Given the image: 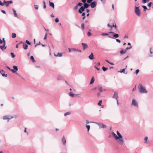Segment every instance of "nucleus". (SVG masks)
Returning a JSON list of instances; mask_svg holds the SVG:
<instances>
[{
    "label": "nucleus",
    "instance_id": "nucleus-28",
    "mask_svg": "<svg viewBox=\"0 0 153 153\" xmlns=\"http://www.w3.org/2000/svg\"><path fill=\"white\" fill-rule=\"evenodd\" d=\"M30 59L33 62H35V60L34 59L33 56H31V57H30Z\"/></svg>",
    "mask_w": 153,
    "mask_h": 153
},
{
    "label": "nucleus",
    "instance_id": "nucleus-1",
    "mask_svg": "<svg viewBox=\"0 0 153 153\" xmlns=\"http://www.w3.org/2000/svg\"><path fill=\"white\" fill-rule=\"evenodd\" d=\"M140 92L141 93H147V91L146 90L145 88L141 84H139L138 87Z\"/></svg>",
    "mask_w": 153,
    "mask_h": 153
},
{
    "label": "nucleus",
    "instance_id": "nucleus-16",
    "mask_svg": "<svg viewBox=\"0 0 153 153\" xmlns=\"http://www.w3.org/2000/svg\"><path fill=\"white\" fill-rule=\"evenodd\" d=\"M82 45L83 47V49L84 50H85V49H86L88 48V45L84 43H82Z\"/></svg>",
    "mask_w": 153,
    "mask_h": 153
},
{
    "label": "nucleus",
    "instance_id": "nucleus-56",
    "mask_svg": "<svg viewBox=\"0 0 153 153\" xmlns=\"http://www.w3.org/2000/svg\"><path fill=\"white\" fill-rule=\"evenodd\" d=\"M100 95L101 94L100 93H98L97 94V96L98 97H99L100 96Z\"/></svg>",
    "mask_w": 153,
    "mask_h": 153
},
{
    "label": "nucleus",
    "instance_id": "nucleus-23",
    "mask_svg": "<svg viewBox=\"0 0 153 153\" xmlns=\"http://www.w3.org/2000/svg\"><path fill=\"white\" fill-rule=\"evenodd\" d=\"M69 94L70 95V96H71V97H74L75 95V96H76V95H77L76 94H74L72 93L71 92H70L69 93Z\"/></svg>",
    "mask_w": 153,
    "mask_h": 153
},
{
    "label": "nucleus",
    "instance_id": "nucleus-4",
    "mask_svg": "<svg viewBox=\"0 0 153 153\" xmlns=\"http://www.w3.org/2000/svg\"><path fill=\"white\" fill-rule=\"evenodd\" d=\"M9 70L11 71L13 73H17L16 71H18V68H7Z\"/></svg>",
    "mask_w": 153,
    "mask_h": 153
},
{
    "label": "nucleus",
    "instance_id": "nucleus-14",
    "mask_svg": "<svg viewBox=\"0 0 153 153\" xmlns=\"http://www.w3.org/2000/svg\"><path fill=\"white\" fill-rule=\"evenodd\" d=\"M54 56L57 57H61L62 56V53H54Z\"/></svg>",
    "mask_w": 153,
    "mask_h": 153
},
{
    "label": "nucleus",
    "instance_id": "nucleus-63",
    "mask_svg": "<svg viewBox=\"0 0 153 153\" xmlns=\"http://www.w3.org/2000/svg\"><path fill=\"white\" fill-rule=\"evenodd\" d=\"M151 49L152 48H150V52L151 54H152L153 53V52H152V51H151Z\"/></svg>",
    "mask_w": 153,
    "mask_h": 153
},
{
    "label": "nucleus",
    "instance_id": "nucleus-22",
    "mask_svg": "<svg viewBox=\"0 0 153 153\" xmlns=\"http://www.w3.org/2000/svg\"><path fill=\"white\" fill-rule=\"evenodd\" d=\"M89 58L90 59H94V56L92 53H91V54L89 56Z\"/></svg>",
    "mask_w": 153,
    "mask_h": 153
},
{
    "label": "nucleus",
    "instance_id": "nucleus-64",
    "mask_svg": "<svg viewBox=\"0 0 153 153\" xmlns=\"http://www.w3.org/2000/svg\"><path fill=\"white\" fill-rule=\"evenodd\" d=\"M86 122L87 124H88L89 123V121L87 120H86Z\"/></svg>",
    "mask_w": 153,
    "mask_h": 153
},
{
    "label": "nucleus",
    "instance_id": "nucleus-13",
    "mask_svg": "<svg viewBox=\"0 0 153 153\" xmlns=\"http://www.w3.org/2000/svg\"><path fill=\"white\" fill-rule=\"evenodd\" d=\"M0 73L3 76H5L7 77V74H5V72L3 70V69H0Z\"/></svg>",
    "mask_w": 153,
    "mask_h": 153
},
{
    "label": "nucleus",
    "instance_id": "nucleus-38",
    "mask_svg": "<svg viewBox=\"0 0 153 153\" xmlns=\"http://www.w3.org/2000/svg\"><path fill=\"white\" fill-rule=\"evenodd\" d=\"M102 69L103 70V71H105L108 69V68H102Z\"/></svg>",
    "mask_w": 153,
    "mask_h": 153
},
{
    "label": "nucleus",
    "instance_id": "nucleus-53",
    "mask_svg": "<svg viewBox=\"0 0 153 153\" xmlns=\"http://www.w3.org/2000/svg\"><path fill=\"white\" fill-rule=\"evenodd\" d=\"M112 26V27H115V28L116 29L117 28V27H116V25H114V23L113 22V25Z\"/></svg>",
    "mask_w": 153,
    "mask_h": 153
},
{
    "label": "nucleus",
    "instance_id": "nucleus-41",
    "mask_svg": "<svg viewBox=\"0 0 153 153\" xmlns=\"http://www.w3.org/2000/svg\"><path fill=\"white\" fill-rule=\"evenodd\" d=\"M139 70L138 69H137L136 70L135 73L136 74H137L139 72Z\"/></svg>",
    "mask_w": 153,
    "mask_h": 153
},
{
    "label": "nucleus",
    "instance_id": "nucleus-18",
    "mask_svg": "<svg viewBox=\"0 0 153 153\" xmlns=\"http://www.w3.org/2000/svg\"><path fill=\"white\" fill-rule=\"evenodd\" d=\"M109 33H112L114 35L113 36L115 38H118L119 37V35L117 34H115L114 33L112 32H109Z\"/></svg>",
    "mask_w": 153,
    "mask_h": 153
},
{
    "label": "nucleus",
    "instance_id": "nucleus-61",
    "mask_svg": "<svg viewBox=\"0 0 153 153\" xmlns=\"http://www.w3.org/2000/svg\"><path fill=\"white\" fill-rule=\"evenodd\" d=\"M108 27H111V28H112V26L110 25L109 24H108Z\"/></svg>",
    "mask_w": 153,
    "mask_h": 153
},
{
    "label": "nucleus",
    "instance_id": "nucleus-6",
    "mask_svg": "<svg viewBox=\"0 0 153 153\" xmlns=\"http://www.w3.org/2000/svg\"><path fill=\"white\" fill-rule=\"evenodd\" d=\"M131 105L137 107H138V105L137 102L135 100L133 99L132 100Z\"/></svg>",
    "mask_w": 153,
    "mask_h": 153
},
{
    "label": "nucleus",
    "instance_id": "nucleus-9",
    "mask_svg": "<svg viewBox=\"0 0 153 153\" xmlns=\"http://www.w3.org/2000/svg\"><path fill=\"white\" fill-rule=\"evenodd\" d=\"M3 2L4 4H5V5L7 7L10 4H12L13 3V1H5L4 0Z\"/></svg>",
    "mask_w": 153,
    "mask_h": 153
},
{
    "label": "nucleus",
    "instance_id": "nucleus-47",
    "mask_svg": "<svg viewBox=\"0 0 153 153\" xmlns=\"http://www.w3.org/2000/svg\"><path fill=\"white\" fill-rule=\"evenodd\" d=\"M108 34L107 33H103L102 34V36H107Z\"/></svg>",
    "mask_w": 153,
    "mask_h": 153
},
{
    "label": "nucleus",
    "instance_id": "nucleus-30",
    "mask_svg": "<svg viewBox=\"0 0 153 153\" xmlns=\"http://www.w3.org/2000/svg\"><path fill=\"white\" fill-rule=\"evenodd\" d=\"M70 114H71V112H67L66 113H65L64 114V116H65L67 115H70Z\"/></svg>",
    "mask_w": 153,
    "mask_h": 153
},
{
    "label": "nucleus",
    "instance_id": "nucleus-33",
    "mask_svg": "<svg viewBox=\"0 0 153 153\" xmlns=\"http://www.w3.org/2000/svg\"><path fill=\"white\" fill-rule=\"evenodd\" d=\"M86 127L88 131L90 128V126L89 125H86Z\"/></svg>",
    "mask_w": 153,
    "mask_h": 153
},
{
    "label": "nucleus",
    "instance_id": "nucleus-2",
    "mask_svg": "<svg viewBox=\"0 0 153 153\" xmlns=\"http://www.w3.org/2000/svg\"><path fill=\"white\" fill-rule=\"evenodd\" d=\"M117 133L118 136V137L119 138L118 139L119 140L118 143L120 145H122L124 142L123 140V137L118 131H117Z\"/></svg>",
    "mask_w": 153,
    "mask_h": 153
},
{
    "label": "nucleus",
    "instance_id": "nucleus-31",
    "mask_svg": "<svg viewBox=\"0 0 153 153\" xmlns=\"http://www.w3.org/2000/svg\"><path fill=\"white\" fill-rule=\"evenodd\" d=\"M98 88H99V90L100 91V92H102V87H101L100 86H98Z\"/></svg>",
    "mask_w": 153,
    "mask_h": 153
},
{
    "label": "nucleus",
    "instance_id": "nucleus-48",
    "mask_svg": "<svg viewBox=\"0 0 153 153\" xmlns=\"http://www.w3.org/2000/svg\"><path fill=\"white\" fill-rule=\"evenodd\" d=\"M26 42L28 45H30V43L28 40H26Z\"/></svg>",
    "mask_w": 153,
    "mask_h": 153
},
{
    "label": "nucleus",
    "instance_id": "nucleus-20",
    "mask_svg": "<svg viewBox=\"0 0 153 153\" xmlns=\"http://www.w3.org/2000/svg\"><path fill=\"white\" fill-rule=\"evenodd\" d=\"M6 46L5 45H3V46H0V48L2 51L5 49L6 48Z\"/></svg>",
    "mask_w": 153,
    "mask_h": 153
},
{
    "label": "nucleus",
    "instance_id": "nucleus-62",
    "mask_svg": "<svg viewBox=\"0 0 153 153\" xmlns=\"http://www.w3.org/2000/svg\"><path fill=\"white\" fill-rule=\"evenodd\" d=\"M1 12L2 13H4V14H5L6 13L5 11L4 10H1Z\"/></svg>",
    "mask_w": 153,
    "mask_h": 153
},
{
    "label": "nucleus",
    "instance_id": "nucleus-46",
    "mask_svg": "<svg viewBox=\"0 0 153 153\" xmlns=\"http://www.w3.org/2000/svg\"><path fill=\"white\" fill-rule=\"evenodd\" d=\"M0 5L1 6H3L4 5V3L2 2L1 1H0Z\"/></svg>",
    "mask_w": 153,
    "mask_h": 153
},
{
    "label": "nucleus",
    "instance_id": "nucleus-21",
    "mask_svg": "<svg viewBox=\"0 0 153 153\" xmlns=\"http://www.w3.org/2000/svg\"><path fill=\"white\" fill-rule=\"evenodd\" d=\"M125 69H126V68H125L123 69L122 70L121 69L120 71H118V72H120L121 73H123L125 74H126L127 73V72H126V73H125Z\"/></svg>",
    "mask_w": 153,
    "mask_h": 153
},
{
    "label": "nucleus",
    "instance_id": "nucleus-42",
    "mask_svg": "<svg viewBox=\"0 0 153 153\" xmlns=\"http://www.w3.org/2000/svg\"><path fill=\"white\" fill-rule=\"evenodd\" d=\"M47 33H46L45 35V37L44 38V40H45L47 39Z\"/></svg>",
    "mask_w": 153,
    "mask_h": 153
},
{
    "label": "nucleus",
    "instance_id": "nucleus-19",
    "mask_svg": "<svg viewBox=\"0 0 153 153\" xmlns=\"http://www.w3.org/2000/svg\"><path fill=\"white\" fill-rule=\"evenodd\" d=\"M112 134L113 135L114 137L115 138L116 140H117L119 139V137L117 136L116 134L114 133L113 132H112Z\"/></svg>",
    "mask_w": 153,
    "mask_h": 153
},
{
    "label": "nucleus",
    "instance_id": "nucleus-43",
    "mask_svg": "<svg viewBox=\"0 0 153 153\" xmlns=\"http://www.w3.org/2000/svg\"><path fill=\"white\" fill-rule=\"evenodd\" d=\"M41 45V43L40 42H39V43L36 44L35 46V47H36L37 46L39 45Z\"/></svg>",
    "mask_w": 153,
    "mask_h": 153
},
{
    "label": "nucleus",
    "instance_id": "nucleus-60",
    "mask_svg": "<svg viewBox=\"0 0 153 153\" xmlns=\"http://www.w3.org/2000/svg\"><path fill=\"white\" fill-rule=\"evenodd\" d=\"M98 71H99L101 70V69L100 68H95Z\"/></svg>",
    "mask_w": 153,
    "mask_h": 153
},
{
    "label": "nucleus",
    "instance_id": "nucleus-7",
    "mask_svg": "<svg viewBox=\"0 0 153 153\" xmlns=\"http://www.w3.org/2000/svg\"><path fill=\"white\" fill-rule=\"evenodd\" d=\"M131 48V46H130V47L129 48L127 47L126 48L125 50H122L120 52V53L121 54H125L126 52L127 51L128 49H130Z\"/></svg>",
    "mask_w": 153,
    "mask_h": 153
},
{
    "label": "nucleus",
    "instance_id": "nucleus-24",
    "mask_svg": "<svg viewBox=\"0 0 153 153\" xmlns=\"http://www.w3.org/2000/svg\"><path fill=\"white\" fill-rule=\"evenodd\" d=\"M89 6V5L86 3H85L84 4V7L85 8H88Z\"/></svg>",
    "mask_w": 153,
    "mask_h": 153
},
{
    "label": "nucleus",
    "instance_id": "nucleus-32",
    "mask_svg": "<svg viewBox=\"0 0 153 153\" xmlns=\"http://www.w3.org/2000/svg\"><path fill=\"white\" fill-rule=\"evenodd\" d=\"M13 13H14V14L15 15V16L17 17V14L16 13V10H13Z\"/></svg>",
    "mask_w": 153,
    "mask_h": 153
},
{
    "label": "nucleus",
    "instance_id": "nucleus-49",
    "mask_svg": "<svg viewBox=\"0 0 153 153\" xmlns=\"http://www.w3.org/2000/svg\"><path fill=\"white\" fill-rule=\"evenodd\" d=\"M152 4V2H150L148 4V6L149 7H150L151 6Z\"/></svg>",
    "mask_w": 153,
    "mask_h": 153
},
{
    "label": "nucleus",
    "instance_id": "nucleus-54",
    "mask_svg": "<svg viewBox=\"0 0 153 153\" xmlns=\"http://www.w3.org/2000/svg\"><path fill=\"white\" fill-rule=\"evenodd\" d=\"M55 21L56 22H59V19H58V18H56V19H55Z\"/></svg>",
    "mask_w": 153,
    "mask_h": 153
},
{
    "label": "nucleus",
    "instance_id": "nucleus-52",
    "mask_svg": "<svg viewBox=\"0 0 153 153\" xmlns=\"http://www.w3.org/2000/svg\"><path fill=\"white\" fill-rule=\"evenodd\" d=\"M93 0H87V2L88 3H90Z\"/></svg>",
    "mask_w": 153,
    "mask_h": 153
},
{
    "label": "nucleus",
    "instance_id": "nucleus-8",
    "mask_svg": "<svg viewBox=\"0 0 153 153\" xmlns=\"http://www.w3.org/2000/svg\"><path fill=\"white\" fill-rule=\"evenodd\" d=\"M23 44V48L25 50H27L28 48V45L22 42H20L19 43V44Z\"/></svg>",
    "mask_w": 153,
    "mask_h": 153
},
{
    "label": "nucleus",
    "instance_id": "nucleus-45",
    "mask_svg": "<svg viewBox=\"0 0 153 153\" xmlns=\"http://www.w3.org/2000/svg\"><path fill=\"white\" fill-rule=\"evenodd\" d=\"M34 7L35 8V9H36V10H38V6L37 5H34Z\"/></svg>",
    "mask_w": 153,
    "mask_h": 153
},
{
    "label": "nucleus",
    "instance_id": "nucleus-44",
    "mask_svg": "<svg viewBox=\"0 0 153 153\" xmlns=\"http://www.w3.org/2000/svg\"><path fill=\"white\" fill-rule=\"evenodd\" d=\"M100 62H98L97 64L94 67H96V66H98L100 65Z\"/></svg>",
    "mask_w": 153,
    "mask_h": 153
},
{
    "label": "nucleus",
    "instance_id": "nucleus-55",
    "mask_svg": "<svg viewBox=\"0 0 153 153\" xmlns=\"http://www.w3.org/2000/svg\"><path fill=\"white\" fill-rule=\"evenodd\" d=\"M142 7L145 10H146L147 9L146 7L145 6H142Z\"/></svg>",
    "mask_w": 153,
    "mask_h": 153
},
{
    "label": "nucleus",
    "instance_id": "nucleus-17",
    "mask_svg": "<svg viewBox=\"0 0 153 153\" xmlns=\"http://www.w3.org/2000/svg\"><path fill=\"white\" fill-rule=\"evenodd\" d=\"M13 118V117H11L10 118H8V117L7 116H4L3 117V119L4 120H8V122L9 121V120L10 119L12 118Z\"/></svg>",
    "mask_w": 153,
    "mask_h": 153
},
{
    "label": "nucleus",
    "instance_id": "nucleus-39",
    "mask_svg": "<svg viewBox=\"0 0 153 153\" xmlns=\"http://www.w3.org/2000/svg\"><path fill=\"white\" fill-rule=\"evenodd\" d=\"M16 74L18 75V76H19L21 77V78L22 79H23L24 81H25V78L21 76H20L18 73H16Z\"/></svg>",
    "mask_w": 153,
    "mask_h": 153
},
{
    "label": "nucleus",
    "instance_id": "nucleus-40",
    "mask_svg": "<svg viewBox=\"0 0 153 153\" xmlns=\"http://www.w3.org/2000/svg\"><path fill=\"white\" fill-rule=\"evenodd\" d=\"M11 55L12 58H14L15 57V56L13 53H11Z\"/></svg>",
    "mask_w": 153,
    "mask_h": 153
},
{
    "label": "nucleus",
    "instance_id": "nucleus-35",
    "mask_svg": "<svg viewBox=\"0 0 153 153\" xmlns=\"http://www.w3.org/2000/svg\"><path fill=\"white\" fill-rule=\"evenodd\" d=\"M150 0H142V2L145 4L146 2L147 1H149Z\"/></svg>",
    "mask_w": 153,
    "mask_h": 153
},
{
    "label": "nucleus",
    "instance_id": "nucleus-3",
    "mask_svg": "<svg viewBox=\"0 0 153 153\" xmlns=\"http://www.w3.org/2000/svg\"><path fill=\"white\" fill-rule=\"evenodd\" d=\"M91 123H94L97 124L100 128H105L107 126L103 124V123H100L91 122Z\"/></svg>",
    "mask_w": 153,
    "mask_h": 153
},
{
    "label": "nucleus",
    "instance_id": "nucleus-25",
    "mask_svg": "<svg viewBox=\"0 0 153 153\" xmlns=\"http://www.w3.org/2000/svg\"><path fill=\"white\" fill-rule=\"evenodd\" d=\"M94 77L93 76L91 78L90 84V85L92 84L94 82Z\"/></svg>",
    "mask_w": 153,
    "mask_h": 153
},
{
    "label": "nucleus",
    "instance_id": "nucleus-15",
    "mask_svg": "<svg viewBox=\"0 0 153 153\" xmlns=\"http://www.w3.org/2000/svg\"><path fill=\"white\" fill-rule=\"evenodd\" d=\"M85 9L83 7H81L79 10V12L80 13H81L82 12L84 11Z\"/></svg>",
    "mask_w": 153,
    "mask_h": 153
},
{
    "label": "nucleus",
    "instance_id": "nucleus-29",
    "mask_svg": "<svg viewBox=\"0 0 153 153\" xmlns=\"http://www.w3.org/2000/svg\"><path fill=\"white\" fill-rule=\"evenodd\" d=\"M148 138L147 137H145L144 139V140L145 141L144 143H147V142H148Z\"/></svg>",
    "mask_w": 153,
    "mask_h": 153
},
{
    "label": "nucleus",
    "instance_id": "nucleus-50",
    "mask_svg": "<svg viewBox=\"0 0 153 153\" xmlns=\"http://www.w3.org/2000/svg\"><path fill=\"white\" fill-rule=\"evenodd\" d=\"M87 34H88V36H91V33L89 32H88Z\"/></svg>",
    "mask_w": 153,
    "mask_h": 153
},
{
    "label": "nucleus",
    "instance_id": "nucleus-10",
    "mask_svg": "<svg viewBox=\"0 0 153 153\" xmlns=\"http://www.w3.org/2000/svg\"><path fill=\"white\" fill-rule=\"evenodd\" d=\"M97 4V2L96 1H94L91 3L90 6L92 8H94L96 6Z\"/></svg>",
    "mask_w": 153,
    "mask_h": 153
},
{
    "label": "nucleus",
    "instance_id": "nucleus-27",
    "mask_svg": "<svg viewBox=\"0 0 153 153\" xmlns=\"http://www.w3.org/2000/svg\"><path fill=\"white\" fill-rule=\"evenodd\" d=\"M16 36V34L15 33H12V38H15Z\"/></svg>",
    "mask_w": 153,
    "mask_h": 153
},
{
    "label": "nucleus",
    "instance_id": "nucleus-11",
    "mask_svg": "<svg viewBox=\"0 0 153 153\" xmlns=\"http://www.w3.org/2000/svg\"><path fill=\"white\" fill-rule=\"evenodd\" d=\"M118 97V93L117 92L114 91V94L113 95L112 98H113L115 99L116 100H117V99Z\"/></svg>",
    "mask_w": 153,
    "mask_h": 153
},
{
    "label": "nucleus",
    "instance_id": "nucleus-59",
    "mask_svg": "<svg viewBox=\"0 0 153 153\" xmlns=\"http://www.w3.org/2000/svg\"><path fill=\"white\" fill-rule=\"evenodd\" d=\"M116 41L117 42L119 43L120 42V41L119 39H116Z\"/></svg>",
    "mask_w": 153,
    "mask_h": 153
},
{
    "label": "nucleus",
    "instance_id": "nucleus-36",
    "mask_svg": "<svg viewBox=\"0 0 153 153\" xmlns=\"http://www.w3.org/2000/svg\"><path fill=\"white\" fill-rule=\"evenodd\" d=\"M102 103V100L99 101V102L98 103V105L99 106H100L101 105V104Z\"/></svg>",
    "mask_w": 153,
    "mask_h": 153
},
{
    "label": "nucleus",
    "instance_id": "nucleus-34",
    "mask_svg": "<svg viewBox=\"0 0 153 153\" xmlns=\"http://www.w3.org/2000/svg\"><path fill=\"white\" fill-rule=\"evenodd\" d=\"M62 77L61 76H59L57 78V79L58 80H61L62 79Z\"/></svg>",
    "mask_w": 153,
    "mask_h": 153
},
{
    "label": "nucleus",
    "instance_id": "nucleus-5",
    "mask_svg": "<svg viewBox=\"0 0 153 153\" xmlns=\"http://www.w3.org/2000/svg\"><path fill=\"white\" fill-rule=\"evenodd\" d=\"M135 13L138 16H140V11L138 7H135Z\"/></svg>",
    "mask_w": 153,
    "mask_h": 153
},
{
    "label": "nucleus",
    "instance_id": "nucleus-26",
    "mask_svg": "<svg viewBox=\"0 0 153 153\" xmlns=\"http://www.w3.org/2000/svg\"><path fill=\"white\" fill-rule=\"evenodd\" d=\"M49 3H50V6L51 7H53V8H54V3H53V2H51L50 1H49Z\"/></svg>",
    "mask_w": 153,
    "mask_h": 153
},
{
    "label": "nucleus",
    "instance_id": "nucleus-58",
    "mask_svg": "<svg viewBox=\"0 0 153 153\" xmlns=\"http://www.w3.org/2000/svg\"><path fill=\"white\" fill-rule=\"evenodd\" d=\"M82 2L84 3H85L86 1V0H81Z\"/></svg>",
    "mask_w": 153,
    "mask_h": 153
},
{
    "label": "nucleus",
    "instance_id": "nucleus-37",
    "mask_svg": "<svg viewBox=\"0 0 153 153\" xmlns=\"http://www.w3.org/2000/svg\"><path fill=\"white\" fill-rule=\"evenodd\" d=\"M81 27L82 29L83 30L84 29V24L83 23L82 24Z\"/></svg>",
    "mask_w": 153,
    "mask_h": 153
},
{
    "label": "nucleus",
    "instance_id": "nucleus-57",
    "mask_svg": "<svg viewBox=\"0 0 153 153\" xmlns=\"http://www.w3.org/2000/svg\"><path fill=\"white\" fill-rule=\"evenodd\" d=\"M78 7V5H76L74 8V9L75 10H76L77 9V8Z\"/></svg>",
    "mask_w": 153,
    "mask_h": 153
},
{
    "label": "nucleus",
    "instance_id": "nucleus-12",
    "mask_svg": "<svg viewBox=\"0 0 153 153\" xmlns=\"http://www.w3.org/2000/svg\"><path fill=\"white\" fill-rule=\"evenodd\" d=\"M61 141L63 145H65L66 143V141L64 136H63L62 139Z\"/></svg>",
    "mask_w": 153,
    "mask_h": 153
},
{
    "label": "nucleus",
    "instance_id": "nucleus-51",
    "mask_svg": "<svg viewBox=\"0 0 153 153\" xmlns=\"http://www.w3.org/2000/svg\"><path fill=\"white\" fill-rule=\"evenodd\" d=\"M82 4L81 3H79L78 4V5L79 6H82Z\"/></svg>",
    "mask_w": 153,
    "mask_h": 153
}]
</instances>
